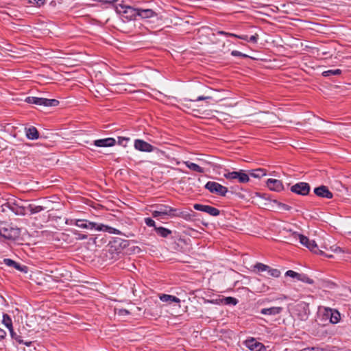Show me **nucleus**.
I'll return each instance as SVG.
<instances>
[{
    "instance_id": "nucleus-1",
    "label": "nucleus",
    "mask_w": 351,
    "mask_h": 351,
    "mask_svg": "<svg viewBox=\"0 0 351 351\" xmlns=\"http://www.w3.org/2000/svg\"><path fill=\"white\" fill-rule=\"evenodd\" d=\"M295 238H298L300 240V243L306 247L312 252L325 256L328 258H332L331 254H328L323 250L319 249L317 243L314 240H310L308 237L300 234H295Z\"/></svg>"
},
{
    "instance_id": "nucleus-2",
    "label": "nucleus",
    "mask_w": 351,
    "mask_h": 351,
    "mask_svg": "<svg viewBox=\"0 0 351 351\" xmlns=\"http://www.w3.org/2000/svg\"><path fill=\"white\" fill-rule=\"evenodd\" d=\"M156 208L152 210V215L154 218L165 219L167 217H173V212L176 208L166 204H157L152 206Z\"/></svg>"
},
{
    "instance_id": "nucleus-3",
    "label": "nucleus",
    "mask_w": 351,
    "mask_h": 351,
    "mask_svg": "<svg viewBox=\"0 0 351 351\" xmlns=\"http://www.w3.org/2000/svg\"><path fill=\"white\" fill-rule=\"evenodd\" d=\"M20 233L19 228L13 227L6 223H0V236L6 239L15 240L19 237Z\"/></svg>"
},
{
    "instance_id": "nucleus-4",
    "label": "nucleus",
    "mask_w": 351,
    "mask_h": 351,
    "mask_svg": "<svg viewBox=\"0 0 351 351\" xmlns=\"http://www.w3.org/2000/svg\"><path fill=\"white\" fill-rule=\"evenodd\" d=\"M125 13L131 12L134 16H140L142 19H149L157 16V14L152 9L133 8L125 6Z\"/></svg>"
},
{
    "instance_id": "nucleus-5",
    "label": "nucleus",
    "mask_w": 351,
    "mask_h": 351,
    "mask_svg": "<svg viewBox=\"0 0 351 351\" xmlns=\"http://www.w3.org/2000/svg\"><path fill=\"white\" fill-rule=\"evenodd\" d=\"M25 101L28 104L43 106H57L59 104V101L57 99L37 97H27L25 99Z\"/></svg>"
},
{
    "instance_id": "nucleus-6",
    "label": "nucleus",
    "mask_w": 351,
    "mask_h": 351,
    "mask_svg": "<svg viewBox=\"0 0 351 351\" xmlns=\"http://www.w3.org/2000/svg\"><path fill=\"white\" fill-rule=\"evenodd\" d=\"M205 188L210 193H215L221 196H225L228 193V188L215 182L209 181L206 185Z\"/></svg>"
},
{
    "instance_id": "nucleus-7",
    "label": "nucleus",
    "mask_w": 351,
    "mask_h": 351,
    "mask_svg": "<svg viewBox=\"0 0 351 351\" xmlns=\"http://www.w3.org/2000/svg\"><path fill=\"white\" fill-rule=\"evenodd\" d=\"M310 185L306 182H300L291 187V191L300 195H306L310 192Z\"/></svg>"
},
{
    "instance_id": "nucleus-8",
    "label": "nucleus",
    "mask_w": 351,
    "mask_h": 351,
    "mask_svg": "<svg viewBox=\"0 0 351 351\" xmlns=\"http://www.w3.org/2000/svg\"><path fill=\"white\" fill-rule=\"evenodd\" d=\"M323 315L326 319H328L330 320V322L332 324L338 323L341 319L339 312L337 310L330 308H324Z\"/></svg>"
},
{
    "instance_id": "nucleus-9",
    "label": "nucleus",
    "mask_w": 351,
    "mask_h": 351,
    "mask_svg": "<svg viewBox=\"0 0 351 351\" xmlns=\"http://www.w3.org/2000/svg\"><path fill=\"white\" fill-rule=\"evenodd\" d=\"M193 208L196 210L206 213L213 217L218 216L220 214V210L219 209L209 205L195 204L193 205Z\"/></svg>"
},
{
    "instance_id": "nucleus-10",
    "label": "nucleus",
    "mask_w": 351,
    "mask_h": 351,
    "mask_svg": "<svg viewBox=\"0 0 351 351\" xmlns=\"http://www.w3.org/2000/svg\"><path fill=\"white\" fill-rule=\"evenodd\" d=\"M134 146L136 149L141 152H152L154 149V147L153 145L141 139L135 140Z\"/></svg>"
},
{
    "instance_id": "nucleus-11",
    "label": "nucleus",
    "mask_w": 351,
    "mask_h": 351,
    "mask_svg": "<svg viewBox=\"0 0 351 351\" xmlns=\"http://www.w3.org/2000/svg\"><path fill=\"white\" fill-rule=\"evenodd\" d=\"M315 194L320 197L331 199L333 197L332 192H330L328 187L324 185L316 187L314 189Z\"/></svg>"
},
{
    "instance_id": "nucleus-12",
    "label": "nucleus",
    "mask_w": 351,
    "mask_h": 351,
    "mask_svg": "<svg viewBox=\"0 0 351 351\" xmlns=\"http://www.w3.org/2000/svg\"><path fill=\"white\" fill-rule=\"evenodd\" d=\"M267 186L270 190L276 192L281 191L284 188L282 182L280 180L272 178L267 180Z\"/></svg>"
},
{
    "instance_id": "nucleus-13",
    "label": "nucleus",
    "mask_w": 351,
    "mask_h": 351,
    "mask_svg": "<svg viewBox=\"0 0 351 351\" xmlns=\"http://www.w3.org/2000/svg\"><path fill=\"white\" fill-rule=\"evenodd\" d=\"M3 263L9 267L14 268L15 269L26 273L27 271V267L25 265H21L16 261L10 258H4L3 261Z\"/></svg>"
},
{
    "instance_id": "nucleus-14",
    "label": "nucleus",
    "mask_w": 351,
    "mask_h": 351,
    "mask_svg": "<svg viewBox=\"0 0 351 351\" xmlns=\"http://www.w3.org/2000/svg\"><path fill=\"white\" fill-rule=\"evenodd\" d=\"M116 141L113 138H106L104 139L95 140L93 144L97 147H111L115 145Z\"/></svg>"
},
{
    "instance_id": "nucleus-15",
    "label": "nucleus",
    "mask_w": 351,
    "mask_h": 351,
    "mask_svg": "<svg viewBox=\"0 0 351 351\" xmlns=\"http://www.w3.org/2000/svg\"><path fill=\"white\" fill-rule=\"evenodd\" d=\"M283 310L281 306H272L270 308H265L261 310V313L265 315H276L280 314Z\"/></svg>"
},
{
    "instance_id": "nucleus-16",
    "label": "nucleus",
    "mask_w": 351,
    "mask_h": 351,
    "mask_svg": "<svg viewBox=\"0 0 351 351\" xmlns=\"http://www.w3.org/2000/svg\"><path fill=\"white\" fill-rule=\"evenodd\" d=\"M173 217H180L186 221H191L193 218V215L188 211H180L176 208V211L173 212Z\"/></svg>"
},
{
    "instance_id": "nucleus-17",
    "label": "nucleus",
    "mask_w": 351,
    "mask_h": 351,
    "mask_svg": "<svg viewBox=\"0 0 351 351\" xmlns=\"http://www.w3.org/2000/svg\"><path fill=\"white\" fill-rule=\"evenodd\" d=\"M154 230L158 235L162 238H167L172 233L171 230L162 226L155 227Z\"/></svg>"
},
{
    "instance_id": "nucleus-18",
    "label": "nucleus",
    "mask_w": 351,
    "mask_h": 351,
    "mask_svg": "<svg viewBox=\"0 0 351 351\" xmlns=\"http://www.w3.org/2000/svg\"><path fill=\"white\" fill-rule=\"evenodd\" d=\"M160 299L162 302H169V303H172V302L179 303L180 302V300L178 298L174 296V295H167V294L161 295L160 296Z\"/></svg>"
},
{
    "instance_id": "nucleus-19",
    "label": "nucleus",
    "mask_w": 351,
    "mask_h": 351,
    "mask_svg": "<svg viewBox=\"0 0 351 351\" xmlns=\"http://www.w3.org/2000/svg\"><path fill=\"white\" fill-rule=\"evenodd\" d=\"M237 180L239 183H247L250 181L249 176L243 170L237 171Z\"/></svg>"
},
{
    "instance_id": "nucleus-20",
    "label": "nucleus",
    "mask_w": 351,
    "mask_h": 351,
    "mask_svg": "<svg viewBox=\"0 0 351 351\" xmlns=\"http://www.w3.org/2000/svg\"><path fill=\"white\" fill-rule=\"evenodd\" d=\"M26 136L29 139H37L39 136L38 132L34 127H31L26 130Z\"/></svg>"
},
{
    "instance_id": "nucleus-21",
    "label": "nucleus",
    "mask_w": 351,
    "mask_h": 351,
    "mask_svg": "<svg viewBox=\"0 0 351 351\" xmlns=\"http://www.w3.org/2000/svg\"><path fill=\"white\" fill-rule=\"evenodd\" d=\"M184 163L186 165V166L189 168L190 169L198 172V173H204V170L202 167L199 166L198 165L191 162L190 161H185Z\"/></svg>"
},
{
    "instance_id": "nucleus-22",
    "label": "nucleus",
    "mask_w": 351,
    "mask_h": 351,
    "mask_svg": "<svg viewBox=\"0 0 351 351\" xmlns=\"http://www.w3.org/2000/svg\"><path fill=\"white\" fill-rule=\"evenodd\" d=\"M99 231L107 232L108 233L115 234H121V232L119 230H117L114 228H112L111 226L104 225V224H101V228H99Z\"/></svg>"
},
{
    "instance_id": "nucleus-23",
    "label": "nucleus",
    "mask_w": 351,
    "mask_h": 351,
    "mask_svg": "<svg viewBox=\"0 0 351 351\" xmlns=\"http://www.w3.org/2000/svg\"><path fill=\"white\" fill-rule=\"evenodd\" d=\"M261 343L257 342L254 338L247 339L245 342V346L251 350L256 349L258 347L257 345Z\"/></svg>"
},
{
    "instance_id": "nucleus-24",
    "label": "nucleus",
    "mask_w": 351,
    "mask_h": 351,
    "mask_svg": "<svg viewBox=\"0 0 351 351\" xmlns=\"http://www.w3.org/2000/svg\"><path fill=\"white\" fill-rule=\"evenodd\" d=\"M27 210L30 212L31 214H36L44 210L45 207L32 204L28 206Z\"/></svg>"
},
{
    "instance_id": "nucleus-25",
    "label": "nucleus",
    "mask_w": 351,
    "mask_h": 351,
    "mask_svg": "<svg viewBox=\"0 0 351 351\" xmlns=\"http://www.w3.org/2000/svg\"><path fill=\"white\" fill-rule=\"evenodd\" d=\"M319 249H322L325 252H326L327 254H331L332 256V254L331 253H329L328 252H341V248L339 247H335V246H330L329 248L326 245H321L319 246Z\"/></svg>"
},
{
    "instance_id": "nucleus-26",
    "label": "nucleus",
    "mask_w": 351,
    "mask_h": 351,
    "mask_svg": "<svg viewBox=\"0 0 351 351\" xmlns=\"http://www.w3.org/2000/svg\"><path fill=\"white\" fill-rule=\"evenodd\" d=\"M2 323L8 328V330L13 328L12 319L8 314H3Z\"/></svg>"
},
{
    "instance_id": "nucleus-27",
    "label": "nucleus",
    "mask_w": 351,
    "mask_h": 351,
    "mask_svg": "<svg viewBox=\"0 0 351 351\" xmlns=\"http://www.w3.org/2000/svg\"><path fill=\"white\" fill-rule=\"evenodd\" d=\"M298 280L309 285L314 283L313 280L310 278L306 274H300V276L298 277Z\"/></svg>"
},
{
    "instance_id": "nucleus-28",
    "label": "nucleus",
    "mask_w": 351,
    "mask_h": 351,
    "mask_svg": "<svg viewBox=\"0 0 351 351\" xmlns=\"http://www.w3.org/2000/svg\"><path fill=\"white\" fill-rule=\"evenodd\" d=\"M9 331H10V336L11 337L16 340L17 342H19V343H23V341L22 339V337L19 335H18L13 329V328H12L11 329H9Z\"/></svg>"
},
{
    "instance_id": "nucleus-29",
    "label": "nucleus",
    "mask_w": 351,
    "mask_h": 351,
    "mask_svg": "<svg viewBox=\"0 0 351 351\" xmlns=\"http://www.w3.org/2000/svg\"><path fill=\"white\" fill-rule=\"evenodd\" d=\"M252 177L261 178L266 175L265 170L263 169H258L250 173Z\"/></svg>"
},
{
    "instance_id": "nucleus-30",
    "label": "nucleus",
    "mask_w": 351,
    "mask_h": 351,
    "mask_svg": "<svg viewBox=\"0 0 351 351\" xmlns=\"http://www.w3.org/2000/svg\"><path fill=\"white\" fill-rule=\"evenodd\" d=\"M341 73V69H334V70H328V71H324L322 75L325 77H328V76H330V75H340Z\"/></svg>"
},
{
    "instance_id": "nucleus-31",
    "label": "nucleus",
    "mask_w": 351,
    "mask_h": 351,
    "mask_svg": "<svg viewBox=\"0 0 351 351\" xmlns=\"http://www.w3.org/2000/svg\"><path fill=\"white\" fill-rule=\"evenodd\" d=\"M74 224L79 228L87 229V220L86 219H76Z\"/></svg>"
},
{
    "instance_id": "nucleus-32",
    "label": "nucleus",
    "mask_w": 351,
    "mask_h": 351,
    "mask_svg": "<svg viewBox=\"0 0 351 351\" xmlns=\"http://www.w3.org/2000/svg\"><path fill=\"white\" fill-rule=\"evenodd\" d=\"M269 276L274 277V278H278L280 276V271L277 269L271 268L269 267V269L267 271Z\"/></svg>"
},
{
    "instance_id": "nucleus-33",
    "label": "nucleus",
    "mask_w": 351,
    "mask_h": 351,
    "mask_svg": "<svg viewBox=\"0 0 351 351\" xmlns=\"http://www.w3.org/2000/svg\"><path fill=\"white\" fill-rule=\"evenodd\" d=\"M237 171L227 172L223 174L224 178L229 180H237Z\"/></svg>"
},
{
    "instance_id": "nucleus-34",
    "label": "nucleus",
    "mask_w": 351,
    "mask_h": 351,
    "mask_svg": "<svg viewBox=\"0 0 351 351\" xmlns=\"http://www.w3.org/2000/svg\"><path fill=\"white\" fill-rule=\"evenodd\" d=\"M99 228H101V223H97L87 220V229H95L99 231Z\"/></svg>"
},
{
    "instance_id": "nucleus-35",
    "label": "nucleus",
    "mask_w": 351,
    "mask_h": 351,
    "mask_svg": "<svg viewBox=\"0 0 351 351\" xmlns=\"http://www.w3.org/2000/svg\"><path fill=\"white\" fill-rule=\"evenodd\" d=\"M254 268L257 269L258 271H265L269 269V266L266 265L263 263H258L254 265Z\"/></svg>"
},
{
    "instance_id": "nucleus-36",
    "label": "nucleus",
    "mask_w": 351,
    "mask_h": 351,
    "mask_svg": "<svg viewBox=\"0 0 351 351\" xmlns=\"http://www.w3.org/2000/svg\"><path fill=\"white\" fill-rule=\"evenodd\" d=\"M223 300L225 304L236 305L238 303L237 299L232 297H226Z\"/></svg>"
},
{
    "instance_id": "nucleus-37",
    "label": "nucleus",
    "mask_w": 351,
    "mask_h": 351,
    "mask_svg": "<svg viewBox=\"0 0 351 351\" xmlns=\"http://www.w3.org/2000/svg\"><path fill=\"white\" fill-rule=\"evenodd\" d=\"M274 202L278 206V208L283 210H289L291 207L285 204L278 202L277 200H274Z\"/></svg>"
},
{
    "instance_id": "nucleus-38",
    "label": "nucleus",
    "mask_w": 351,
    "mask_h": 351,
    "mask_svg": "<svg viewBox=\"0 0 351 351\" xmlns=\"http://www.w3.org/2000/svg\"><path fill=\"white\" fill-rule=\"evenodd\" d=\"M130 141V138L128 137H118V143L123 147H125Z\"/></svg>"
},
{
    "instance_id": "nucleus-39",
    "label": "nucleus",
    "mask_w": 351,
    "mask_h": 351,
    "mask_svg": "<svg viewBox=\"0 0 351 351\" xmlns=\"http://www.w3.org/2000/svg\"><path fill=\"white\" fill-rule=\"evenodd\" d=\"M285 276H289V277H291V278H296L298 280V277L300 276V273L295 272V271H294L293 270H288L285 273Z\"/></svg>"
},
{
    "instance_id": "nucleus-40",
    "label": "nucleus",
    "mask_w": 351,
    "mask_h": 351,
    "mask_svg": "<svg viewBox=\"0 0 351 351\" xmlns=\"http://www.w3.org/2000/svg\"><path fill=\"white\" fill-rule=\"evenodd\" d=\"M145 223L149 227H154V228H155V227H157L156 226V223H155L154 220H153L152 218H149V217L145 218Z\"/></svg>"
},
{
    "instance_id": "nucleus-41",
    "label": "nucleus",
    "mask_w": 351,
    "mask_h": 351,
    "mask_svg": "<svg viewBox=\"0 0 351 351\" xmlns=\"http://www.w3.org/2000/svg\"><path fill=\"white\" fill-rule=\"evenodd\" d=\"M73 234L77 237L76 238L78 240H84L88 237L86 234H81L77 230H74Z\"/></svg>"
},
{
    "instance_id": "nucleus-42",
    "label": "nucleus",
    "mask_w": 351,
    "mask_h": 351,
    "mask_svg": "<svg viewBox=\"0 0 351 351\" xmlns=\"http://www.w3.org/2000/svg\"><path fill=\"white\" fill-rule=\"evenodd\" d=\"M229 35L232 37H235V38L249 42V37L247 35H237L234 34H230Z\"/></svg>"
},
{
    "instance_id": "nucleus-43",
    "label": "nucleus",
    "mask_w": 351,
    "mask_h": 351,
    "mask_svg": "<svg viewBox=\"0 0 351 351\" xmlns=\"http://www.w3.org/2000/svg\"><path fill=\"white\" fill-rule=\"evenodd\" d=\"M267 114H268V117L266 119H265V120L267 121V122H269L271 123H275V121L274 119L276 118V114H274V113H267Z\"/></svg>"
},
{
    "instance_id": "nucleus-44",
    "label": "nucleus",
    "mask_w": 351,
    "mask_h": 351,
    "mask_svg": "<svg viewBox=\"0 0 351 351\" xmlns=\"http://www.w3.org/2000/svg\"><path fill=\"white\" fill-rule=\"evenodd\" d=\"M117 315L119 316H125L130 314L129 311L123 308L118 309L117 310Z\"/></svg>"
},
{
    "instance_id": "nucleus-45",
    "label": "nucleus",
    "mask_w": 351,
    "mask_h": 351,
    "mask_svg": "<svg viewBox=\"0 0 351 351\" xmlns=\"http://www.w3.org/2000/svg\"><path fill=\"white\" fill-rule=\"evenodd\" d=\"M29 2L40 7L45 3V0H29Z\"/></svg>"
},
{
    "instance_id": "nucleus-46",
    "label": "nucleus",
    "mask_w": 351,
    "mask_h": 351,
    "mask_svg": "<svg viewBox=\"0 0 351 351\" xmlns=\"http://www.w3.org/2000/svg\"><path fill=\"white\" fill-rule=\"evenodd\" d=\"M231 55L233 56H241V57H247V56L245 54L242 53L241 52L234 50L231 52Z\"/></svg>"
},
{
    "instance_id": "nucleus-47",
    "label": "nucleus",
    "mask_w": 351,
    "mask_h": 351,
    "mask_svg": "<svg viewBox=\"0 0 351 351\" xmlns=\"http://www.w3.org/2000/svg\"><path fill=\"white\" fill-rule=\"evenodd\" d=\"M258 39V35L255 34L249 38V42L256 43Z\"/></svg>"
},
{
    "instance_id": "nucleus-48",
    "label": "nucleus",
    "mask_w": 351,
    "mask_h": 351,
    "mask_svg": "<svg viewBox=\"0 0 351 351\" xmlns=\"http://www.w3.org/2000/svg\"><path fill=\"white\" fill-rule=\"evenodd\" d=\"M118 0H99V2L102 3H106V4H112L117 1Z\"/></svg>"
},
{
    "instance_id": "nucleus-49",
    "label": "nucleus",
    "mask_w": 351,
    "mask_h": 351,
    "mask_svg": "<svg viewBox=\"0 0 351 351\" xmlns=\"http://www.w3.org/2000/svg\"><path fill=\"white\" fill-rule=\"evenodd\" d=\"M257 346V348L254 350V351H266L265 347L262 343Z\"/></svg>"
},
{
    "instance_id": "nucleus-50",
    "label": "nucleus",
    "mask_w": 351,
    "mask_h": 351,
    "mask_svg": "<svg viewBox=\"0 0 351 351\" xmlns=\"http://www.w3.org/2000/svg\"><path fill=\"white\" fill-rule=\"evenodd\" d=\"M212 97L210 96H199L195 101H202V100H206V99H210Z\"/></svg>"
},
{
    "instance_id": "nucleus-51",
    "label": "nucleus",
    "mask_w": 351,
    "mask_h": 351,
    "mask_svg": "<svg viewBox=\"0 0 351 351\" xmlns=\"http://www.w3.org/2000/svg\"><path fill=\"white\" fill-rule=\"evenodd\" d=\"M5 331L0 328V341L3 339L5 337Z\"/></svg>"
},
{
    "instance_id": "nucleus-52",
    "label": "nucleus",
    "mask_w": 351,
    "mask_h": 351,
    "mask_svg": "<svg viewBox=\"0 0 351 351\" xmlns=\"http://www.w3.org/2000/svg\"><path fill=\"white\" fill-rule=\"evenodd\" d=\"M218 34L220 35H226L227 36H230L229 34H230L231 33L226 32L223 31H219V32H218Z\"/></svg>"
},
{
    "instance_id": "nucleus-53",
    "label": "nucleus",
    "mask_w": 351,
    "mask_h": 351,
    "mask_svg": "<svg viewBox=\"0 0 351 351\" xmlns=\"http://www.w3.org/2000/svg\"><path fill=\"white\" fill-rule=\"evenodd\" d=\"M269 289V287L266 285H263V288L261 289L260 291H267Z\"/></svg>"
},
{
    "instance_id": "nucleus-54",
    "label": "nucleus",
    "mask_w": 351,
    "mask_h": 351,
    "mask_svg": "<svg viewBox=\"0 0 351 351\" xmlns=\"http://www.w3.org/2000/svg\"><path fill=\"white\" fill-rule=\"evenodd\" d=\"M3 206H6V207L10 208V206L8 204H4Z\"/></svg>"
},
{
    "instance_id": "nucleus-55",
    "label": "nucleus",
    "mask_w": 351,
    "mask_h": 351,
    "mask_svg": "<svg viewBox=\"0 0 351 351\" xmlns=\"http://www.w3.org/2000/svg\"><path fill=\"white\" fill-rule=\"evenodd\" d=\"M25 345L27 346H29L30 344V343H25Z\"/></svg>"
}]
</instances>
